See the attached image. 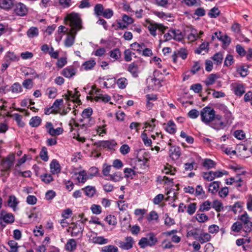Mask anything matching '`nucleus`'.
<instances>
[{
    "instance_id": "nucleus-1",
    "label": "nucleus",
    "mask_w": 252,
    "mask_h": 252,
    "mask_svg": "<svg viewBox=\"0 0 252 252\" xmlns=\"http://www.w3.org/2000/svg\"><path fill=\"white\" fill-rule=\"evenodd\" d=\"M200 116L203 123L216 130L222 129L225 126L221 116L216 114V111L211 107L203 108L201 110Z\"/></svg>"
},
{
    "instance_id": "nucleus-2",
    "label": "nucleus",
    "mask_w": 252,
    "mask_h": 252,
    "mask_svg": "<svg viewBox=\"0 0 252 252\" xmlns=\"http://www.w3.org/2000/svg\"><path fill=\"white\" fill-rule=\"evenodd\" d=\"M67 18L71 27V32L76 34L78 31L83 29L82 20L78 13H71Z\"/></svg>"
},
{
    "instance_id": "nucleus-3",
    "label": "nucleus",
    "mask_w": 252,
    "mask_h": 252,
    "mask_svg": "<svg viewBox=\"0 0 252 252\" xmlns=\"http://www.w3.org/2000/svg\"><path fill=\"white\" fill-rule=\"evenodd\" d=\"M146 237H142L138 242V245L142 249H145L147 246L153 247L158 242V239L154 232L147 234Z\"/></svg>"
},
{
    "instance_id": "nucleus-4",
    "label": "nucleus",
    "mask_w": 252,
    "mask_h": 252,
    "mask_svg": "<svg viewBox=\"0 0 252 252\" xmlns=\"http://www.w3.org/2000/svg\"><path fill=\"white\" fill-rule=\"evenodd\" d=\"M15 159V155L13 153L8 155L6 157L1 159L0 161V165L3 168L2 171H9L12 166L14 165Z\"/></svg>"
},
{
    "instance_id": "nucleus-5",
    "label": "nucleus",
    "mask_w": 252,
    "mask_h": 252,
    "mask_svg": "<svg viewBox=\"0 0 252 252\" xmlns=\"http://www.w3.org/2000/svg\"><path fill=\"white\" fill-rule=\"evenodd\" d=\"M13 7L15 13L18 16H24L28 12L27 6L21 2L14 3Z\"/></svg>"
},
{
    "instance_id": "nucleus-6",
    "label": "nucleus",
    "mask_w": 252,
    "mask_h": 252,
    "mask_svg": "<svg viewBox=\"0 0 252 252\" xmlns=\"http://www.w3.org/2000/svg\"><path fill=\"white\" fill-rule=\"evenodd\" d=\"M45 127L47 129V132L52 136H57L61 134L63 130L62 127H57L55 129L51 122H47L45 125Z\"/></svg>"
},
{
    "instance_id": "nucleus-7",
    "label": "nucleus",
    "mask_w": 252,
    "mask_h": 252,
    "mask_svg": "<svg viewBox=\"0 0 252 252\" xmlns=\"http://www.w3.org/2000/svg\"><path fill=\"white\" fill-rule=\"evenodd\" d=\"M126 242L120 241L119 242V247L122 249L128 250L131 249L134 243L133 238L131 236H126L125 238Z\"/></svg>"
},
{
    "instance_id": "nucleus-8",
    "label": "nucleus",
    "mask_w": 252,
    "mask_h": 252,
    "mask_svg": "<svg viewBox=\"0 0 252 252\" xmlns=\"http://www.w3.org/2000/svg\"><path fill=\"white\" fill-rule=\"evenodd\" d=\"M0 220L7 224L12 223L15 221L14 215L11 213H6L4 210L0 211Z\"/></svg>"
},
{
    "instance_id": "nucleus-9",
    "label": "nucleus",
    "mask_w": 252,
    "mask_h": 252,
    "mask_svg": "<svg viewBox=\"0 0 252 252\" xmlns=\"http://www.w3.org/2000/svg\"><path fill=\"white\" fill-rule=\"evenodd\" d=\"M222 176V174L220 171H216L214 172L210 171L203 173V178L207 181H212L216 177H220Z\"/></svg>"
},
{
    "instance_id": "nucleus-10",
    "label": "nucleus",
    "mask_w": 252,
    "mask_h": 252,
    "mask_svg": "<svg viewBox=\"0 0 252 252\" xmlns=\"http://www.w3.org/2000/svg\"><path fill=\"white\" fill-rule=\"evenodd\" d=\"M191 155L190 160V170L193 169H196L198 167V164L199 163L201 158V157L195 152H192L190 150Z\"/></svg>"
},
{
    "instance_id": "nucleus-11",
    "label": "nucleus",
    "mask_w": 252,
    "mask_h": 252,
    "mask_svg": "<svg viewBox=\"0 0 252 252\" xmlns=\"http://www.w3.org/2000/svg\"><path fill=\"white\" fill-rule=\"evenodd\" d=\"M169 154L172 160L178 159L181 155L180 148L178 146H171L169 151Z\"/></svg>"
},
{
    "instance_id": "nucleus-12",
    "label": "nucleus",
    "mask_w": 252,
    "mask_h": 252,
    "mask_svg": "<svg viewBox=\"0 0 252 252\" xmlns=\"http://www.w3.org/2000/svg\"><path fill=\"white\" fill-rule=\"evenodd\" d=\"M76 69L73 66H69L64 68L62 72V74L66 78H70L75 75Z\"/></svg>"
},
{
    "instance_id": "nucleus-13",
    "label": "nucleus",
    "mask_w": 252,
    "mask_h": 252,
    "mask_svg": "<svg viewBox=\"0 0 252 252\" xmlns=\"http://www.w3.org/2000/svg\"><path fill=\"white\" fill-rule=\"evenodd\" d=\"M50 171L53 174H58L61 172V166L57 159H53L50 164Z\"/></svg>"
},
{
    "instance_id": "nucleus-14",
    "label": "nucleus",
    "mask_w": 252,
    "mask_h": 252,
    "mask_svg": "<svg viewBox=\"0 0 252 252\" xmlns=\"http://www.w3.org/2000/svg\"><path fill=\"white\" fill-rule=\"evenodd\" d=\"M127 71L131 74L133 77L136 78L138 76V66L135 62H133L128 65Z\"/></svg>"
},
{
    "instance_id": "nucleus-15",
    "label": "nucleus",
    "mask_w": 252,
    "mask_h": 252,
    "mask_svg": "<svg viewBox=\"0 0 252 252\" xmlns=\"http://www.w3.org/2000/svg\"><path fill=\"white\" fill-rule=\"evenodd\" d=\"M72 231L71 232L72 237H76L80 233H82L84 229V225L82 223L75 224L72 227Z\"/></svg>"
},
{
    "instance_id": "nucleus-16",
    "label": "nucleus",
    "mask_w": 252,
    "mask_h": 252,
    "mask_svg": "<svg viewBox=\"0 0 252 252\" xmlns=\"http://www.w3.org/2000/svg\"><path fill=\"white\" fill-rule=\"evenodd\" d=\"M234 94L238 96H241L245 93V87L242 84H236L233 88Z\"/></svg>"
},
{
    "instance_id": "nucleus-17",
    "label": "nucleus",
    "mask_w": 252,
    "mask_h": 252,
    "mask_svg": "<svg viewBox=\"0 0 252 252\" xmlns=\"http://www.w3.org/2000/svg\"><path fill=\"white\" fill-rule=\"evenodd\" d=\"M164 41H167L171 40L172 38H174L176 40H180L181 37H178L176 35V30H170L168 32L165 33L164 36Z\"/></svg>"
},
{
    "instance_id": "nucleus-18",
    "label": "nucleus",
    "mask_w": 252,
    "mask_h": 252,
    "mask_svg": "<svg viewBox=\"0 0 252 252\" xmlns=\"http://www.w3.org/2000/svg\"><path fill=\"white\" fill-rule=\"evenodd\" d=\"M19 202L18 201L17 198L14 195L9 196L7 204L9 207L13 209V211H15L16 207L19 204Z\"/></svg>"
},
{
    "instance_id": "nucleus-19",
    "label": "nucleus",
    "mask_w": 252,
    "mask_h": 252,
    "mask_svg": "<svg viewBox=\"0 0 252 252\" xmlns=\"http://www.w3.org/2000/svg\"><path fill=\"white\" fill-rule=\"evenodd\" d=\"M19 60V57L17 56L13 52H8L4 56V61L10 63L12 62H16Z\"/></svg>"
},
{
    "instance_id": "nucleus-20",
    "label": "nucleus",
    "mask_w": 252,
    "mask_h": 252,
    "mask_svg": "<svg viewBox=\"0 0 252 252\" xmlns=\"http://www.w3.org/2000/svg\"><path fill=\"white\" fill-rule=\"evenodd\" d=\"M82 190H84L85 194L89 197H93L96 192V189L94 187L88 186L83 189Z\"/></svg>"
},
{
    "instance_id": "nucleus-21",
    "label": "nucleus",
    "mask_w": 252,
    "mask_h": 252,
    "mask_svg": "<svg viewBox=\"0 0 252 252\" xmlns=\"http://www.w3.org/2000/svg\"><path fill=\"white\" fill-rule=\"evenodd\" d=\"M0 7L5 10H9L14 4L12 0H1Z\"/></svg>"
},
{
    "instance_id": "nucleus-22",
    "label": "nucleus",
    "mask_w": 252,
    "mask_h": 252,
    "mask_svg": "<svg viewBox=\"0 0 252 252\" xmlns=\"http://www.w3.org/2000/svg\"><path fill=\"white\" fill-rule=\"evenodd\" d=\"M209 42H203L202 43L199 47L194 50V53L196 54H200L202 51H205V53H208L209 51Z\"/></svg>"
},
{
    "instance_id": "nucleus-23",
    "label": "nucleus",
    "mask_w": 252,
    "mask_h": 252,
    "mask_svg": "<svg viewBox=\"0 0 252 252\" xmlns=\"http://www.w3.org/2000/svg\"><path fill=\"white\" fill-rule=\"evenodd\" d=\"M220 182L219 181H214L209 185L208 191L213 194L217 192L220 188Z\"/></svg>"
},
{
    "instance_id": "nucleus-24",
    "label": "nucleus",
    "mask_w": 252,
    "mask_h": 252,
    "mask_svg": "<svg viewBox=\"0 0 252 252\" xmlns=\"http://www.w3.org/2000/svg\"><path fill=\"white\" fill-rule=\"evenodd\" d=\"M38 34L39 30L37 27H32L27 32V35L30 38L37 37Z\"/></svg>"
},
{
    "instance_id": "nucleus-25",
    "label": "nucleus",
    "mask_w": 252,
    "mask_h": 252,
    "mask_svg": "<svg viewBox=\"0 0 252 252\" xmlns=\"http://www.w3.org/2000/svg\"><path fill=\"white\" fill-rule=\"evenodd\" d=\"M76 34H75L74 33H72L70 32V35H68L65 41H64V45L67 47H71L74 43L75 36Z\"/></svg>"
},
{
    "instance_id": "nucleus-26",
    "label": "nucleus",
    "mask_w": 252,
    "mask_h": 252,
    "mask_svg": "<svg viewBox=\"0 0 252 252\" xmlns=\"http://www.w3.org/2000/svg\"><path fill=\"white\" fill-rule=\"evenodd\" d=\"M206 14V11L203 7H198L194 11L192 17L195 20L199 19V17L204 16Z\"/></svg>"
},
{
    "instance_id": "nucleus-27",
    "label": "nucleus",
    "mask_w": 252,
    "mask_h": 252,
    "mask_svg": "<svg viewBox=\"0 0 252 252\" xmlns=\"http://www.w3.org/2000/svg\"><path fill=\"white\" fill-rule=\"evenodd\" d=\"M11 91L13 93H19L22 92V88L20 84L18 82L14 83L8 89H7V92Z\"/></svg>"
},
{
    "instance_id": "nucleus-28",
    "label": "nucleus",
    "mask_w": 252,
    "mask_h": 252,
    "mask_svg": "<svg viewBox=\"0 0 252 252\" xmlns=\"http://www.w3.org/2000/svg\"><path fill=\"white\" fill-rule=\"evenodd\" d=\"M202 165L205 168L210 169L215 167L216 163L210 158H205L202 162Z\"/></svg>"
},
{
    "instance_id": "nucleus-29",
    "label": "nucleus",
    "mask_w": 252,
    "mask_h": 252,
    "mask_svg": "<svg viewBox=\"0 0 252 252\" xmlns=\"http://www.w3.org/2000/svg\"><path fill=\"white\" fill-rule=\"evenodd\" d=\"M211 59L215 62V63L218 65L222 63L223 55V53L221 52H219L214 55Z\"/></svg>"
},
{
    "instance_id": "nucleus-30",
    "label": "nucleus",
    "mask_w": 252,
    "mask_h": 252,
    "mask_svg": "<svg viewBox=\"0 0 252 252\" xmlns=\"http://www.w3.org/2000/svg\"><path fill=\"white\" fill-rule=\"evenodd\" d=\"M42 120L38 116L32 117L30 120L29 124L32 127L38 126L41 123Z\"/></svg>"
},
{
    "instance_id": "nucleus-31",
    "label": "nucleus",
    "mask_w": 252,
    "mask_h": 252,
    "mask_svg": "<svg viewBox=\"0 0 252 252\" xmlns=\"http://www.w3.org/2000/svg\"><path fill=\"white\" fill-rule=\"evenodd\" d=\"M165 130L170 134H174L176 132V125L173 121L170 120L168 122Z\"/></svg>"
},
{
    "instance_id": "nucleus-32",
    "label": "nucleus",
    "mask_w": 252,
    "mask_h": 252,
    "mask_svg": "<svg viewBox=\"0 0 252 252\" xmlns=\"http://www.w3.org/2000/svg\"><path fill=\"white\" fill-rule=\"evenodd\" d=\"M104 9L102 4H96L94 7V14L97 17H99L101 16Z\"/></svg>"
},
{
    "instance_id": "nucleus-33",
    "label": "nucleus",
    "mask_w": 252,
    "mask_h": 252,
    "mask_svg": "<svg viewBox=\"0 0 252 252\" xmlns=\"http://www.w3.org/2000/svg\"><path fill=\"white\" fill-rule=\"evenodd\" d=\"M217 38L218 39L221 41L224 45H229L231 43V38L227 35L225 34L224 36L220 34H217Z\"/></svg>"
},
{
    "instance_id": "nucleus-34",
    "label": "nucleus",
    "mask_w": 252,
    "mask_h": 252,
    "mask_svg": "<svg viewBox=\"0 0 252 252\" xmlns=\"http://www.w3.org/2000/svg\"><path fill=\"white\" fill-rule=\"evenodd\" d=\"M220 14V12L218 7H214L209 10V12L208 13V15L211 18H216L219 16Z\"/></svg>"
},
{
    "instance_id": "nucleus-35",
    "label": "nucleus",
    "mask_w": 252,
    "mask_h": 252,
    "mask_svg": "<svg viewBox=\"0 0 252 252\" xmlns=\"http://www.w3.org/2000/svg\"><path fill=\"white\" fill-rule=\"evenodd\" d=\"M96 63L94 60L92 59L88 61L85 62L82 64L84 69L86 70L92 69L95 65Z\"/></svg>"
},
{
    "instance_id": "nucleus-36",
    "label": "nucleus",
    "mask_w": 252,
    "mask_h": 252,
    "mask_svg": "<svg viewBox=\"0 0 252 252\" xmlns=\"http://www.w3.org/2000/svg\"><path fill=\"white\" fill-rule=\"evenodd\" d=\"M212 207L215 209L217 212H220L224 209L222 202L217 199L213 201Z\"/></svg>"
},
{
    "instance_id": "nucleus-37",
    "label": "nucleus",
    "mask_w": 252,
    "mask_h": 252,
    "mask_svg": "<svg viewBox=\"0 0 252 252\" xmlns=\"http://www.w3.org/2000/svg\"><path fill=\"white\" fill-rule=\"evenodd\" d=\"M14 174L16 176L21 175L24 178L30 177L32 175V172L30 170H27L22 172L17 168L14 169Z\"/></svg>"
},
{
    "instance_id": "nucleus-38",
    "label": "nucleus",
    "mask_w": 252,
    "mask_h": 252,
    "mask_svg": "<svg viewBox=\"0 0 252 252\" xmlns=\"http://www.w3.org/2000/svg\"><path fill=\"white\" fill-rule=\"evenodd\" d=\"M249 66V65H247L246 68L244 66H240L237 68L236 71L241 77H245L248 74Z\"/></svg>"
},
{
    "instance_id": "nucleus-39",
    "label": "nucleus",
    "mask_w": 252,
    "mask_h": 252,
    "mask_svg": "<svg viewBox=\"0 0 252 252\" xmlns=\"http://www.w3.org/2000/svg\"><path fill=\"white\" fill-rule=\"evenodd\" d=\"M218 78V76L216 74H211L207 77L206 80L205 81V84L207 86L213 85L215 82L216 80Z\"/></svg>"
},
{
    "instance_id": "nucleus-40",
    "label": "nucleus",
    "mask_w": 252,
    "mask_h": 252,
    "mask_svg": "<svg viewBox=\"0 0 252 252\" xmlns=\"http://www.w3.org/2000/svg\"><path fill=\"white\" fill-rule=\"evenodd\" d=\"M40 178L42 182L47 184L50 183L53 180L52 176L51 174L47 173H45L40 175Z\"/></svg>"
},
{
    "instance_id": "nucleus-41",
    "label": "nucleus",
    "mask_w": 252,
    "mask_h": 252,
    "mask_svg": "<svg viewBox=\"0 0 252 252\" xmlns=\"http://www.w3.org/2000/svg\"><path fill=\"white\" fill-rule=\"evenodd\" d=\"M102 252H119L118 248L112 245L104 246L102 248Z\"/></svg>"
},
{
    "instance_id": "nucleus-42",
    "label": "nucleus",
    "mask_w": 252,
    "mask_h": 252,
    "mask_svg": "<svg viewBox=\"0 0 252 252\" xmlns=\"http://www.w3.org/2000/svg\"><path fill=\"white\" fill-rule=\"evenodd\" d=\"M66 249L69 251H73L76 249V242L73 239H69L66 244Z\"/></svg>"
},
{
    "instance_id": "nucleus-43",
    "label": "nucleus",
    "mask_w": 252,
    "mask_h": 252,
    "mask_svg": "<svg viewBox=\"0 0 252 252\" xmlns=\"http://www.w3.org/2000/svg\"><path fill=\"white\" fill-rule=\"evenodd\" d=\"M39 156L41 159L44 161H47L49 159L48 156L47 149L45 147H43L40 152Z\"/></svg>"
},
{
    "instance_id": "nucleus-44",
    "label": "nucleus",
    "mask_w": 252,
    "mask_h": 252,
    "mask_svg": "<svg viewBox=\"0 0 252 252\" xmlns=\"http://www.w3.org/2000/svg\"><path fill=\"white\" fill-rule=\"evenodd\" d=\"M130 46L133 50L136 51L137 52L140 53L142 51L141 49L144 48L145 47V45L144 43H142L139 44L135 42L132 43L130 45Z\"/></svg>"
},
{
    "instance_id": "nucleus-45",
    "label": "nucleus",
    "mask_w": 252,
    "mask_h": 252,
    "mask_svg": "<svg viewBox=\"0 0 252 252\" xmlns=\"http://www.w3.org/2000/svg\"><path fill=\"white\" fill-rule=\"evenodd\" d=\"M118 87L121 89H125L127 85V80L126 78L122 77L118 79L116 82Z\"/></svg>"
},
{
    "instance_id": "nucleus-46",
    "label": "nucleus",
    "mask_w": 252,
    "mask_h": 252,
    "mask_svg": "<svg viewBox=\"0 0 252 252\" xmlns=\"http://www.w3.org/2000/svg\"><path fill=\"white\" fill-rule=\"evenodd\" d=\"M93 242L95 244H98L99 245H103L105 244L108 243V239L104 238L102 236H98V237H94L93 239Z\"/></svg>"
},
{
    "instance_id": "nucleus-47",
    "label": "nucleus",
    "mask_w": 252,
    "mask_h": 252,
    "mask_svg": "<svg viewBox=\"0 0 252 252\" xmlns=\"http://www.w3.org/2000/svg\"><path fill=\"white\" fill-rule=\"evenodd\" d=\"M13 116L14 117V120L16 122L18 126L21 127H23L25 124L22 120V116L18 113L14 114Z\"/></svg>"
},
{
    "instance_id": "nucleus-48",
    "label": "nucleus",
    "mask_w": 252,
    "mask_h": 252,
    "mask_svg": "<svg viewBox=\"0 0 252 252\" xmlns=\"http://www.w3.org/2000/svg\"><path fill=\"white\" fill-rule=\"evenodd\" d=\"M234 63L233 56L231 54H227L225 58L224 66H229Z\"/></svg>"
},
{
    "instance_id": "nucleus-49",
    "label": "nucleus",
    "mask_w": 252,
    "mask_h": 252,
    "mask_svg": "<svg viewBox=\"0 0 252 252\" xmlns=\"http://www.w3.org/2000/svg\"><path fill=\"white\" fill-rule=\"evenodd\" d=\"M110 179L115 182L120 181L123 178L122 174L120 172H117L113 174L110 175Z\"/></svg>"
},
{
    "instance_id": "nucleus-50",
    "label": "nucleus",
    "mask_w": 252,
    "mask_h": 252,
    "mask_svg": "<svg viewBox=\"0 0 252 252\" xmlns=\"http://www.w3.org/2000/svg\"><path fill=\"white\" fill-rule=\"evenodd\" d=\"M124 172L125 174V177L127 178H130L133 179V176L136 174V172L133 169L129 168H126L124 170Z\"/></svg>"
},
{
    "instance_id": "nucleus-51",
    "label": "nucleus",
    "mask_w": 252,
    "mask_h": 252,
    "mask_svg": "<svg viewBox=\"0 0 252 252\" xmlns=\"http://www.w3.org/2000/svg\"><path fill=\"white\" fill-rule=\"evenodd\" d=\"M99 173L98 172V169L95 167H91L88 172V178H92L94 176H98Z\"/></svg>"
},
{
    "instance_id": "nucleus-52",
    "label": "nucleus",
    "mask_w": 252,
    "mask_h": 252,
    "mask_svg": "<svg viewBox=\"0 0 252 252\" xmlns=\"http://www.w3.org/2000/svg\"><path fill=\"white\" fill-rule=\"evenodd\" d=\"M141 137L145 146H150L151 145L152 143V140L148 137L147 134L145 132V131L142 132Z\"/></svg>"
},
{
    "instance_id": "nucleus-53",
    "label": "nucleus",
    "mask_w": 252,
    "mask_h": 252,
    "mask_svg": "<svg viewBox=\"0 0 252 252\" xmlns=\"http://www.w3.org/2000/svg\"><path fill=\"white\" fill-rule=\"evenodd\" d=\"M110 56L115 60H118L121 57V52L119 48H115L110 52Z\"/></svg>"
},
{
    "instance_id": "nucleus-54",
    "label": "nucleus",
    "mask_w": 252,
    "mask_h": 252,
    "mask_svg": "<svg viewBox=\"0 0 252 252\" xmlns=\"http://www.w3.org/2000/svg\"><path fill=\"white\" fill-rule=\"evenodd\" d=\"M148 22V20L146 21ZM149 25L148 27V29L151 33V34L154 36L157 35L156 31L157 30V24H153V23L148 22Z\"/></svg>"
},
{
    "instance_id": "nucleus-55",
    "label": "nucleus",
    "mask_w": 252,
    "mask_h": 252,
    "mask_svg": "<svg viewBox=\"0 0 252 252\" xmlns=\"http://www.w3.org/2000/svg\"><path fill=\"white\" fill-rule=\"evenodd\" d=\"M242 224L239 221L234 222L231 226V230L235 232H239L242 229Z\"/></svg>"
},
{
    "instance_id": "nucleus-56",
    "label": "nucleus",
    "mask_w": 252,
    "mask_h": 252,
    "mask_svg": "<svg viewBox=\"0 0 252 252\" xmlns=\"http://www.w3.org/2000/svg\"><path fill=\"white\" fill-rule=\"evenodd\" d=\"M191 37L193 38L191 41H194L199 38V35L197 33V31L190 25V38Z\"/></svg>"
},
{
    "instance_id": "nucleus-57",
    "label": "nucleus",
    "mask_w": 252,
    "mask_h": 252,
    "mask_svg": "<svg viewBox=\"0 0 252 252\" xmlns=\"http://www.w3.org/2000/svg\"><path fill=\"white\" fill-rule=\"evenodd\" d=\"M196 219L199 222H204L209 219V217L204 213H197Z\"/></svg>"
},
{
    "instance_id": "nucleus-58",
    "label": "nucleus",
    "mask_w": 252,
    "mask_h": 252,
    "mask_svg": "<svg viewBox=\"0 0 252 252\" xmlns=\"http://www.w3.org/2000/svg\"><path fill=\"white\" fill-rule=\"evenodd\" d=\"M48 95L50 98H54L57 94V89L55 87H50L47 89Z\"/></svg>"
},
{
    "instance_id": "nucleus-59",
    "label": "nucleus",
    "mask_w": 252,
    "mask_h": 252,
    "mask_svg": "<svg viewBox=\"0 0 252 252\" xmlns=\"http://www.w3.org/2000/svg\"><path fill=\"white\" fill-rule=\"evenodd\" d=\"M202 230L200 228L193 229L190 230V235H191L195 240H197L201 235Z\"/></svg>"
},
{
    "instance_id": "nucleus-60",
    "label": "nucleus",
    "mask_w": 252,
    "mask_h": 252,
    "mask_svg": "<svg viewBox=\"0 0 252 252\" xmlns=\"http://www.w3.org/2000/svg\"><path fill=\"white\" fill-rule=\"evenodd\" d=\"M91 210L92 213L95 215H99L101 212V207L99 205L93 204L91 206Z\"/></svg>"
},
{
    "instance_id": "nucleus-61",
    "label": "nucleus",
    "mask_w": 252,
    "mask_h": 252,
    "mask_svg": "<svg viewBox=\"0 0 252 252\" xmlns=\"http://www.w3.org/2000/svg\"><path fill=\"white\" fill-rule=\"evenodd\" d=\"M113 14L114 12L112 9L107 8L104 9L101 16L105 18L110 19L113 16Z\"/></svg>"
},
{
    "instance_id": "nucleus-62",
    "label": "nucleus",
    "mask_w": 252,
    "mask_h": 252,
    "mask_svg": "<svg viewBox=\"0 0 252 252\" xmlns=\"http://www.w3.org/2000/svg\"><path fill=\"white\" fill-rule=\"evenodd\" d=\"M104 220L108 223L109 225H115L117 223L115 217L111 215L107 216Z\"/></svg>"
},
{
    "instance_id": "nucleus-63",
    "label": "nucleus",
    "mask_w": 252,
    "mask_h": 252,
    "mask_svg": "<svg viewBox=\"0 0 252 252\" xmlns=\"http://www.w3.org/2000/svg\"><path fill=\"white\" fill-rule=\"evenodd\" d=\"M237 53L241 57H244L246 55V51L244 47L240 44L236 46Z\"/></svg>"
},
{
    "instance_id": "nucleus-64",
    "label": "nucleus",
    "mask_w": 252,
    "mask_h": 252,
    "mask_svg": "<svg viewBox=\"0 0 252 252\" xmlns=\"http://www.w3.org/2000/svg\"><path fill=\"white\" fill-rule=\"evenodd\" d=\"M67 63L66 58L62 57L60 58L57 62L56 65L58 67L61 68H63Z\"/></svg>"
}]
</instances>
